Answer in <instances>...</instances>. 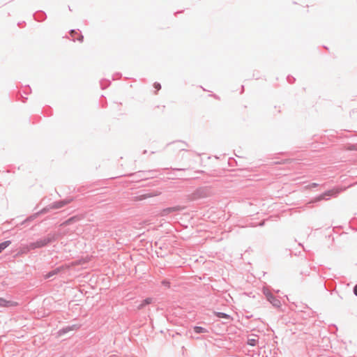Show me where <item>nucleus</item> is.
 <instances>
[{"mask_svg":"<svg viewBox=\"0 0 357 357\" xmlns=\"http://www.w3.org/2000/svg\"><path fill=\"white\" fill-rule=\"evenodd\" d=\"M54 240V237H47L44 239L39 240L35 243H32L29 244L27 247L28 250H33L38 248H42L46 245H47L49 243L52 242Z\"/></svg>","mask_w":357,"mask_h":357,"instance_id":"1","label":"nucleus"},{"mask_svg":"<svg viewBox=\"0 0 357 357\" xmlns=\"http://www.w3.org/2000/svg\"><path fill=\"white\" fill-rule=\"evenodd\" d=\"M340 192V190L338 189H332L330 190L323 195H320L319 197L317 198V201H320L321 199H324L325 196H333L338 194Z\"/></svg>","mask_w":357,"mask_h":357,"instance_id":"2","label":"nucleus"},{"mask_svg":"<svg viewBox=\"0 0 357 357\" xmlns=\"http://www.w3.org/2000/svg\"><path fill=\"white\" fill-rule=\"evenodd\" d=\"M160 195V192H159V191H154L153 192L146 193V194H144V195H140L138 197V199L139 200H143V199H145L151 198V197H157V196H159Z\"/></svg>","mask_w":357,"mask_h":357,"instance_id":"3","label":"nucleus"},{"mask_svg":"<svg viewBox=\"0 0 357 357\" xmlns=\"http://www.w3.org/2000/svg\"><path fill=\"white\" fill-rule=\"evenodd\" d=\"M17 305V303L13 301H6L0 298V307H12Z\"/></svg>","mask_w":357,"mask_h":357,"instance_id":"4","label":"nucleus"},{"mask_svg":"<svg viewBox=\"0 0 357 357\" xmlns=\"http://www.w3.org/2000/svg\"><path fill=\"white\" fill-rule=\"evenodd\" d=\"M70 35L72 38H73V40H78L79 42L83 41V36L78 31H76L75 30H72L70 31Z\"/></svg>","mask_w":357,"mask_h":357,"instance_id":"5","label":"nucleus"},{"mask_svg":"<svg viewBox=\"0 0 357 357\" xmlns=\"http://www.w3.org/2000/svg\"><path fill=\"white\" fill-rule=\"evenodd\" d=\"M183 209V208L180 206H174V207H169V208H167L163 210V213L164 214H168L169 213H172V212H175V211H181Z\"/></svg>","mask_w":357,"mask_h":357,"instance_id":"6","label":"nucleus"},{"mask_svg":"<svg viewBox=\"0 0 357 357\" xmlns=\"http://www.w3.org/2000/svg\"><path fill=\"white\" fill-rule=\"evenodd\" d=\"M274 307H280L281 306L280 301L277 299L275 297L272 296V298L271 299L268 300Z\"/></svg>","mask_w":357,"mask_h":357,"instance_id":"7","label":"nucleus"},{"mask_svg":"<svg viewBox=\"0 0 357 357\" xmlns=\"http://www.w3.org/2000/svg\"><path fill=\"white\" fill-rule=\"evenodd\" d=\"M70 202V200H66V201H61V202H56V203H54V205H53V208H61L63 207V206L69 204Z\"/></svg>","mask_w":357,"mask_h":357,"instance_id":"8","label":"nucleus"},{"mask_svg":"<svg viewBox=\"0 0 357 357\" xmlns=\"http://www.w3.org/2000/svg\"><path fill=\"white\" fill-rule=\"evenodd\" d=\"M258 342V339L256 337L249 338L248 340V344L252 347H254L257 344Z\"/></svg>","mask_w":357,"mask_h":357,"instance_id":"9","label":"nucleus"},{"mask_svg":"<svg viewBox=\"0 0 357 357\" xmlns=\"http://www.w3.org/2000/svg\"><path fill=\"white\" fill-rule=\"evenodd\" d=\"M10 244V241H6L0 243V253L3 250L6 248H7Z\"/></svg>","mask_w":357,"mask_h":357,"instance_id":"10","label":"nucleus"},{"mask_svg":"<svg viewBox=\"0 0 357 357\" xmlns=\"http://www.w3.org/2000/svg\"><path fill=\"white\" fill-rule=\"evenodd\" d=\"M194 331L197 333H206V330L201 326H195Z\"/></svg>","mask_w":357,"mask_h":357,"instance_id":"11","label":"nucleus"},{"mask_svg":"<svg viewBox=\"0 0 357 357\" xmlns=\"http://www.w3.org/2000/svg\"><path fill=\"white\" fill-rule=\"evenodd\" d=\"M215 314H216L217 317H218L220 318H225V319H232L229 314H227L223 313V312H216Z\"/></svg>","mask_w":357,"mask_h":357,"instance_id":"12","label":"nucleus"},{"mask_svg":"<svg viewBox=\"0 0 357 357\" xmlns=\"http://www.w3.org/2000/svg\"><path fill=\"white\" fill-rule=\"evenodd\" d=\"M151 303V298H146L145 300H144L142 303V304L139 305V308H142L143 307H144L145 305H149Z\"/></svg>","mask_w":357,"mask_h":357,"instance_id":"13","label":"nucleus"},{"mask_svg":"<svg viewBox=\"0 0 357 357\" xmlns=\"http://www.w3.org/2000/svg\"><path fill=\"white\" fill-rule=\"evenodd\" d=\"M263 292L268 300L271 299L272 298L273 295L271 294V292L268 289H264Z\"/></svg>","mask_w":357,"mask_h":357,"instance_id":"14","label":"nucleus"},{"mask_svg":"<svg viewBox=\"0 0 357 357\" xmlns=\"http://www.w3.org/2000/svg\"><path fill=\"white\" fill-rule=\"evenodd\" d=\"M153 87L156 89V91H159L161 89L160 84L158 82L153 84Z\"/></svg>","mask_w":357,"mask_h":357,"instance_id":"15","label":"nucleus"},{"mask_svg":"<svg viewBox=\"0 0 357 357\" xmlns=\"http://www.w3.org/2000/svg\"><path fill=\"white\" fill-rule=\"evenodd\" d=\"M349 150H357V147L355 145H353L349 149Z\"/></svg>","mask_w":357,"mask_h":357,"instance_id":"16","label":"nucleus"},{"mask_svg":"<svg viewBox=\"0 0 357 357\" xmlns=\"http://www.w3.org/2000/svg\"><path fill=\"white\" fill-rule=\"evenodd\" d=\"M354 291V294L357 296V284L355 286Z\"/></svg>","mask_w":357,"mask_h":357,"instance_id":"17","label":"nucleus"}]
</instances>
